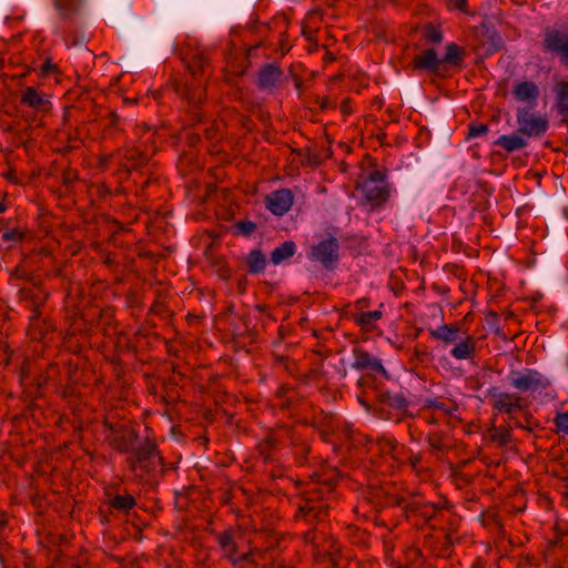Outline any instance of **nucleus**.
Segmentation results:
<instances>
[{
    "instance_id": "nucleus-1",
    "label": "nucleus",
    "mask_w": 568,
    "mask_h": 568,
    "mask_svg": "<svg viewBox=\"0 0 568 568\" xmlns=\"http://www.w3.org/2000/svg\"><path fill=\"white\" fill-rule=\"evenodd\" d=\"M339 473L336 468L314 473L294 497L295 511L293 520L310 528L302 534L303 541L315 546L317 541V525L325 521L334 503L337 500L335 490Z\"/></svg>"
},
{
    "instance_id": "nucleus-2",
    "label": "nucleus",
    "mask_w": 568,
    "mask_h": 568,
    "mask_svg": "<svg viewBox=\"0 0 568 568\" xmlns=\"http://www.w3.org/2000/svg\"><path fill=\"white\" fill-rule=\"evenodd\" d=\"M375 498H383L382 506L402 507L407 516L415 515L425 521L443 518L445 511L452 513L454 506L447 499H440L437 503L425 500L417 491H407L396 495L392 491H385L384 488L373 491Z\"/></svg>"
},
{
    "instance_id": "nucleus-3",
    "label": "nucleus",
    "mask_w": 568,
    "mask_h": 568,
    "mask_svg": "<svg viewBox=\"0 0 568 568\" xmlns=\"http://www.w3.org/2000/svg\"><path fill=\"white\" fill-rule=\"evenodd\" d=\"M432 339L440 342L444 347L453 345L450 356L457 361L473 359L476 355V338L462 331L459 324H443L428 328Z\"/></svg>"
},
{
    "instance_id": "nucleus-4",
    "label": "nucleus",
    "mask_w": 568,
    "mask_h": 568,
    "mask_svg": "<svg viewBox=\"0 0 568 568\" xmlns=\"http://www.w3.org/2000/svg\"><path fill=\"white\" fill-rule=\"evenodd\" d=\"M128 468L138 477L158 471L162 467L163 458L154 439L146 437L126 457Z\"/></svg>"
},
{
    "instance_id": "nucleus-5",
    "label": "nucleus",
    "mask_w": 568,
    "mask_h": 568,
    "mask_svg": "<svg viewBox=\"0 0 568 568\" xmlns=\"http://www.w3.org/2000/svg\"><path fill=\"white\" fill-rule=\"evenodd\" d=\"M358 190L365 200V203L372 210L383 207L390 197L392 185L387 180L386 171L373 170L357 183Z\"/></svg>"
},
{
    "instance_id": "nucleus-6",
    "label": "nucleus",
    "mask_w": 568,
    "mask_h": 568,
    "mask_svg": "<svg viewBox=\"0 0 568 568\" xmlns=\"http://www.w3.org/2000/svg\"><path fill=\"white\" fill-rule=\"evenodd\" d=\"M77 366L70 362L64 363L63 367H59L57 363H51L47 366L43 376L40 377L38 385L43 386L52 384L55 390L63 397H68L72 394L71 384L77 381Z\"/></svg>"
},
{
    "instance_id": "nucleus-7",
    "label": "nucleus",
    "mask_w": 568,
    "mask_h": 568,
    "mask_svg": "<svg viewBox=\"0 0 568 568\" xmlns=\"http://www.w3.org/2000/svg\"><path fill=\"white\" fill-rule=\"evenodd\" d=\"M286 442L296 443V429L290 425L280 424L267 430L256 448L265 460H270Z\"/></svg>"
},
{
    "instance_id": "nucleus-8",
    "label": "nucleus",
    "mask_w": 568,
    "mask_h": 568,
    "mask_svg": "<svg viewBox=\"0 0 568 568\" xmlns=\"http://www.w3.org/2000/svg\"><path fill=\"white\" fill-rule=\"evenodd\" d=\"M458 407L452 399L426 398L419 410L427 424L440 425L457 419Z\"/></svg>"
},
{
    "instance_id": "nucleus-9",
    "label": "nucleus",
    "mask_w": 568,
    "mask_h": 568,
    "mask_svg": "<svg viewBox=\"0 0 568 568\" xmlns=\"http://www.w3.org/2000/svg\"><path fill=\"white\" fill-rule=\"evenodd\" d=\"M103 426L106 440L119 453L130 455L139 444V434L135 429L125 425L115 426L106 419Z\"/></svg>"
},
{
    "instance_id": "nucleus-10",
    "label": "nucleus",
    "mask_w": 568,
    "mask_h": 568,
    "mask_svg": "<svg viewBox=\"0 0 568 568\" xmlns=\"http://www.w3.org/2000/svg\"><path fill=\"white\" fill-rule=\"evenodd\" d=\"M532 110L534 108L528 106L517 108V133H521V135L527 138H540L547 132L549 121L546 115H540Z\"/></svg>"
},
{
    "instance_id": "nucleus-11",
    "label": "nucleus",
    "mask_w": 568,
    "mask_h": 568,
    "mask_svg": "<svg viewBox=\"0 0 568 568\" xmlns=\"http://www.w3.org/2000/svg\"><path fill=\"white\" fill-rule=\"evenodd\" d=\"M508 378L510 385L521 393L529 390H544L551 385L549 378L544 374L530 368H524L521 371L513 369L510 371Z\"/></svg>"
},
{
    "instance_id": "nucleus-12",
    "label": "nucleus",
    "mask_w": 568,
    "mask_h": 568,
    "mask_svg": "<svg viewBox=\"0 0 568 568\" xmlns=\"http://www.w3.org/2000/svg\"><path fill=\"white\" fill-rule=\"evenodd\" d=\"M31 286L22 287L19 291V303L31 315H42L49 298V292L34 277Z\"/></svg>"
},
{
    "instance_id": "nucleus-13",
    "label": "nucleus",
    "mask_w": 568,
    "mask_h": 568,
    "mask_svg": "<svg viewBox=\"0 0 568 568\" xmlns=\"http://www.w3.org/2000/svg\"><path fill=\"white\" fill-rule=\"evenodd\" d=\"M144 134L148 135L145 140L139 142V144L132 148H126L122 151L125 163L121 164V170L126 174H129L132 169H138L146 164V162L151 158L152 151L148 146L142 149V145L146 144L152 140L154 132L152 131L151 128L145 126Z\"/></svg>"
},
{
    "instance_id": "nucleus-14",
    "label": "nucleus",
    "mask_w": 568,
    "mask_h": 568,
    "mask_svg": "<svg viewBox=\"0 0 568 568\" xmlns=\"http://www.w3.org/2000/svg\"><path fill=\"white\" fill-rule=\"evenodd\" d=\"M339 243L336 237L328 236L311 247L308 258L320 262L325 268L333 270L339 257Z\"/></svg>"
},
{
    "instance_id": "nucleus-15",
    "label": "nucleus",
    "mask_w": 568,
    "mask_h": 568,
    "mask_svg": "<svg viewBox=\"0 0 568 568\" xmlns=\"http://www.w3.org/2000/svg\"><path fill=\"white\" fill-rule=\"evenodd\" d=\"M542 49L556 54L562 65L568 68V33L547 28L544 32Z\"/></svg>"
},
{
    "instance_id": "nucleus-16",
    "label": "nucleus",
    "mask_w": 568,
    "mask_h": 568,
    "mask_svg": "<svg viewBox=\"0 0 568 568\" xmlns=\"http://www.w3.org/2000/svg\"><path fill=\"white\" fill-rule=\"evenodd\" d=\"M377 400L379 405V417L389 419L388 409H394L397 413H403L408 406V400L403 392L378 390Z\"/></svg>"
},
{
    "instance_id": "nucleus-17",
    "label": "nucleus",
    "mask_w": 568,
    "mask_h": 568,
    "mask_svg": "<svg viewBox=\"0 0 568 568\" xmlns=\"http://www.w3.org/2000/svg\"><path fill=\"white\" fill-rule=\"evenodd\" d=\"M488 393L493 397L494 410L510 415L523 409V398L516 394L497 392L496 388L489 389Z\"/></svg>"
},
{
    "instance_id": "nucleus-18",
    "label": "nucleus",
    "mask_w": 568,
    "mask_h": 568,
    "mask_svg": "<svg viewBox=\"0 0 568 568\" xmlns=\"http://www.w3.org/2000/svg\"><path fill=\"white\" fill-rule=\"evenodd\" d=\"M294 202V194L290 189H280L271 192L265 199L267 210L276 216L287 213Z\"/></svg>"
},
{
    "instance_id": "nucleus-19",
    "label": "nucleus",
    "mask_w": 568,
    "mask_h": 568,
    "mask_svg": "<svg viewBox=\"0 0 568 568\" xmlns=\"http://www.w3.org/2000/svg\"><path fill=\"white\" fill-rule=\"evenodd\" d=\"M83 2L84 0H53V6L60 18L57 33H64L65 26L74 21L75 17L81 11Z\"/></svg>"
},
{
    "instance_id": "nucleus-20",
    "label": "nucleus",
    "mask_w": 568,
    "mask_h": 568,
    "mask_svg": "<svg viewBox=\"0 0 568 568\" xmlns=\"http://www.w3.org/2000/svg\"><path fill=\"white\" fill-rule=\"evenodd\" d=\"M55 331L54 323L42 315H30L29 316V325L27 328V333L31 339L38 342H45L51 339V335Z\"/></svg>"
},
{
    "instance_id": "nucleus-21",
    "label": "nucleus",
    "mask_w": 568,
    "mask_h": 568,
    "mask_svg": "<svg viewBox=\"0 0 568 568\" xmlns=\"http://www.w3.org/2000/svg\"><path fill=\"white\" fill-rule=\"evenodd\" d=\"M353 357L352 367L356 371H369L381 375L387 374L382 361L362 347L353 348Z\"/></svg>"
},
{
    "instance_id": "nucleus-22",
    "label": "nucleus",
    "mask_w": 568,
    "mask_h": 568,
    "mask_svg": "<svg viewBox=\"0 0 568 568\" xmlns=\"http://www.w3.org/2000/svg\"><path fill=\"white\" fill-rule=\"evenodd\" d=\"M428 445V453L435 456L438 460H443L446 454L453 449V438L443 432H429L426 436Z\"/></svg>"
},
{
    "instance_id": "nucleus-23",
    "label": "nucleus",
    "mask_w": 568,
    "mask_h": 568,
    "mask_svg": "<svg viewBox=\"0 0 568 568\" xmlns=\"http://www.w3.org/2000/svg\"><path fill=\"white\" fill-rule=\"evenodd\" d=\"M20 103L21 105L28 106L38 113H48L52 108V103L49 98L33 87H27L21 92Z\"/></svg>"
},
{
    "instance_id": "nucleus-24",
    "label": "nucleus",
    "mask_w": 568,
    "mask_h": 568,
    "mask_svg": "<svg viewBox=\"0 0 568 568\" xmlns=\"http://www.w3.org/2000/svg\"><path fill=\"white\" fill-rule=\"evenodd\" d=\"M442 64L435 49H427L419 54L414 55L410 61V67L415 71H428L436 73Z\"/></svg>"
},
{
    "instance_id": "nucleus-25",
    "label": "nucleus",
    "mask_w": 568,
    "mask_h": 568,
    "mask_svg": "<svg viewBox=\"0 0 568 568\" xmlns=\"http://www.w3.org/2000/svg\"><path fill=\"white\" fill-rule=\"evenodd\" d=\"M540 91L534 81H520L513 87V95L517 101L527 102L528 108H535Z\"/></svg>"
},
{
    "instance_id": "nucleus-26",
    "label": "nucleus",
    "mask_w": 568,
    "mask_h": 568,
    "mask_svg": "<svg viewBox=\"0 0 568 568\" xmlns=\"http://www.w3.org/2000/svg\"><path fill=\"white\" fill-rule=\"evenodd\" d=\"M282 75L283 72L276 63H267L258 71L257 85L262 90H272L280 83Z\"/></svg>"
},
{
    "instance_id": "nucleus-27",
    "label": "nucleus",
    "mask_w": 568,
    "mask_h": 568,
    "mask_svg": "<svg viewBox=\"0 0 568 568\" xmlns=\"http://www.w3.org/2000/svg\"><path fill=\"white\" fill-rule=\"evenodd\" d=\"M214 538L223 552V557L230 561L237 552L235 530L230 527L223 531L214 532Z\"/></svg>"
},
{
    "instance_id": "nucleus-28",
    "label": "nucleus",
    "mask_w": 568,
    "mask_h": 568,
    "mask_svg": "<svg viewBox=\"0 0 568 568\" xmlns=\"http://www.w3.org/2000/svg\"><path fill=\"white\" fill-rule=\"evenodd\" d=\"M555 108L561 121L568 125V80L558 81L554 87Z\"/></svg>"
},
{
    "instance_id": "nucleus-29",
    "label": "nucleus",
    "mask_w": 568,
    "mask_h": 568,
    "mask_svg": "<svg viewBox=\"0 0 568 568\" xmlns=\"http://www.w3.org/2000/svg\"><path fill=\"white\" fill-rule=\"evenodd\" d=\"M97 328L106 337L116 334L118 324L115 322L114 310L112 307H104L100 311L97 321Z\"/></svg>"
},
{
    "instance_id": "nucleus-30",
    "label": "nucleus",
    "mask_w": 568,
    "mask_h": 568,
    "mask_svg": "<svg viewBox=\"0 0 568 568\" xmlns=\"http://www.w3.org/2000/svg\"><path fill=\"white\" fill-rule=\"evenodd\" d=\"M494 145L503 148L506 152L511 153L528 145V141L521 136V133L503 134L495 142Z\"/></svg>"
},
{
    "instance_id": "nucleus-31",
    "label": "nucleus",
    "mask_w": 568,
    "mask_h": 568,
    "mask_svg": "<svg viewBox=\"0 0 568 568\" xmlns=\"http://www.w3.org/2000/svg\"><path fill=\"white\" fill-rule=\"evenodd\" d=\"M373 447H375L381 454L389 455L394 459L398 458L399 452L403 449V446H400L395 438L386 435L379 436L372 444V448Z\"/></svg>"
},
{
    "instance_id": "nucleus-32",
    "label": "nucleus",
    "mask_w": 568,
    "mask_h": 568,
    "mask_svg": "<svg viewBox=\"0 0 568 568\" xmlns=\"http://www.w3.org/2000/svg\"><path fill=\"white\" fill-rule=\"evenodd\" d=\"M106 505L116 511L128 514L136 505V499L131 494H118L114 496L108 495Z\"/></svg>"
},
{
    "instance_id": "nucleus-33",
    "label": "nucleus",
    "mask_w": 568,
    "mask_h": 568,
    "mask_svg": "<svg viewBox=\"0 0 568 568\" xmlns=\"http://www.w3.org/2000/svg\"><path fill=\"white\" fill-rule=\"evenodd\" d=\"M407 465L410 470L423 480L428 479L433 475V470L430 466L425 463L424 454L422 452L412 453L407 459Z\"/></svg>"
},
{
    "instance_id": "nucleus-34",
    "label": "nucleus",
    "mask_w": 568,
    "mask_h": 568,
    "mask_svg": "<svg viewBox=\"0 0 568 568\" xmlns=\"http://www.w3.org/2000/svg\"><path fill=\"white\" fill-rule=\"evenodd\" d=\"M186 67L194 77L205 74L210 60L204 52L194 51L187 59Z\"/></svg>"
},
{
    "instance_id": "nucleus-35",
    "label": "nucleus",
    "mask_w": 568,
    "mask_h": 568,
    "mask_svg": "<svg viewBox=\"0 0 568 568\" xmlns=\"http://www.w3.org/2000/svg\"><path fill=\"white\" fill-rule=\"evenodd\" d=\"M10 221L0 224V234L3 243L11 246L21 243L26 239V232L19 227H10Z\"/></svg>"
},
{
    "instance_id": "nucleus-36",
    "label": "nucleus",
    "mask_w": 568,
    "mask_h": 568,
    "mask_svg": "<svg viewBox=\"0 0 568 568\" xmlns=\"http://www.w3.org/2000/svg\"><path fill=\"white\" fill-rule=\"evenodd\" d=\"M466 52L465 49L455 42H450L446 45V53L440 59L442 63L449 65L460 67L464 62Z\"/></svg>"
},
{
    "instance_id": "nucleus-37",
    "label": "nucleus",
    "mask_w": 568,
    "mask_h": 568,
    "mask_svg": "<svg viewBox=\"0 0 568 568\" xmlns=\"http://www.w3.org/2000/svg\"><path fill=\"white\" fill-rule=\"evenodd\" d=\"M185 98L189 101L190 105L193 108L194 113V122L201 121V113L199 112L197 108L203 102L205 98V91L202 88H195V87H186L185 89Z\"/></svg>"
},
{
    "instance_id": "nucleus-38",
    "label": "nucleus",
    "mask_w": 568,
    "mask_h": 568,
    "mask_svg": "<svg viewBox=\"0 0 568 568\" xmlns=\"http://www.w3.org/2000/svg\"><path fill=\"white\" fill-rule=\"evenodd\" d=\"M296 252V245L293 241H285L280 246L275 247L271 253V262L278 265L282 262L291 258Z\"/></svg>"
},
{
    "instance_id": "nucleus-39",
    "label": "nucleus",
    "mask_w": 568,
    "mask_h": 568,
    "mask_svg": "<svg viewBox=\"0 0 568 568\" xmlns=\"http://www.w3.org/2000/svg\"><path fill=\"white\" fill-rule=\"evenodd\" d=\"M246 264L251 274L263 273L266 266L265 255L261 250H252L246 257Z\"/></svg>"
},
{
    "instance_id": "nucleus-40",
    "label": "nucleus",
    "mask_w": 568,
    "mask_h": 568,
    "mask_svg": "<svg viewBox=\"0 0 568 568\" xmlns=\"http://www.w3.org/2000/svg\"><path fill=\"white\" fill-rule=\"evenodd\" d=\"M294 448V457L298 465L303 466L307 464L308 462V455L311 453V446L310 444L304 440L298 434L296 433V443H290Z\"/></svg>"
},
{
    "instance_id": "nucleus-41",
    "label": "nucleus",
    "mask_w": 568,
    "mask_h": 568,
    "mask_svg": "<svg viewBox=\"0 0 568 568\" xmlns=\"http://www.w3.org/2000/svg\"><path fill=\"white\" fill-rule=\"evenodd\" d=\"M382 318L381 311L362 312L354 317L355 323L364 331H372L374 324Z\"/></svg>"
},
{
    "instance_id": "nucleus-42",
    "label": "nucleus",
    "mask_w": 568,
    "mask_h": 568,
    "mask_svg": "<svg viewBox=\"0 0 568 568\" xmlns=\"http://www.w3.org/2000/svg\"><path fill=\"white\" fill-rule=\"evenodd\" d=\"M490 439L498 444V446L504 447L511 443L513 436L511 432L508 427L500 426V427H493Z\"/></svg>"
},
{
    "instance_id": "nucleus-43",
    "label": "nucleus",
    "mask_w": 568,
    "mask_h": 568,
    "mask_svg": "<svg viewBox=\"0 0 568 568\" xmlns=\"http://www.w3.org/2000/svg\"><path fill=\"white\" fill-rule=\"evenodd\" d=\"M449 521V528L447 529L445 534V541L448 546H454L459 541V537L457 535V526H458V519L450 513Z\"/></svg>"
},
{
    "instance_id": "nucleus-44",
    "label": "nucleus",
    "mask_w": 568,
    "mask_h": 568,
    "mask_svg": "<svg viewBox=\"0 0 568 568\" xmlns=\"http://www.w3.org/2000/svg\"><path fill=\"white\" fill-rule=\"evenodd\" d=\"M423 39H425L429 43H440L443 41V33L442 31L436 28L434 24L428 23L423 29Z\"/></svg>"
},
{
    "instance_id": "nucleus-45",
    "label": "nucleus",
    "mask_w": 568,
    "mask_h": 568,
    "mask_svg": "<svg viewBox=\"0 0 568 568\" xmlns=\"http://www.w3.org/2000/svg\"><path fill=\"white\" fill-rule=\"evenodd\" d=\"M489 128L485 123L473 122L468 125V139L484 135L488 132Z\"/></svg>"
},
{
    "instance_id": "nucleus-46",
    "label": "nucleus",
    "mask_w": 568,
    "mask_h": 568,
    "mask_svg": "<svg viewBox=\"0 0 568 568\" xmlns=\"http://www.w3.org/2000/svg\"><path fill=\"white\" fill-rule=\"evenodd\" d=\"M230 562L233 565V566H239V565H242L244 562H247V564H255V560H254V551L251 550V551H247V552H244V554H235L233 556L232 559H230Z\"/></svg>"
},
{
    "instance_id": "nucleus-47",
    "label": "nucleus",
    "mask_w": 568,
    "mask_h": 568,
    "mask_svg": "<svg viewBox=\"0 0 568 568\" xmlns=\"http://www.w3.org/2000/svg\"><path fill=\"white\" fill-rule=\"evenodd\" d=\"M555 425L559 432L568 435V413H559L555 417Z\"/></svg>"
},
{
    "instance_id": "nucleus-48",
    "label": "nucleus",
    "mask_w": 568,
    "mask_h": 568,
    "mask_svg": "<svg viewBox=\"0 0 568 568\" xmlns=\"http://www.w3.org/2000/svg\"><path fill=\"white\" fill-rule=\"evenodd\" d=\"M413 357L415 361L423 363V362L429 361L430 354L425 349V347H420L419 345H416L414 347Z\"/></svg>"
},
{
    "instance_id": "nucleus-49",
    "label": "nucleus",
    "mask_w": 568,
    "mask_h": 568,
    "mask_svg": "<svg viewBox=\"0 0 568 568\" xmlns=\"http://www.w3.org/2000/svg\"><path fill=\"white\" fill-rule=\"evenodd\" d=\"M121 154H122V150H118V151L112 152V153L101 154L99 156V166L102 168V169H106L108 165L110 164L111 160L114 156H119Z\"/></svg>"
},
{
    "instance_id": "nucleus-50",
    "label": "nucleus",
    "mask_w": 568,
    "mask_h": 568,
    "mask_svg": "<svg viewBox=\"0 0 568 568\" xmlns=\"http://www.w3.org/2000/svg\"><path fill=\"white\" fill-rule=\"evenodd\" d=\"M447 6L450 9H456V10H459V11H465V9L467 7V1L466 0H448Z\"/></svg>"
},
{
    "instance_id": "nucleus-51",
    "label": "nucleus",
    "mask_w": 568,
    "mask_h": 568,
    "mask_svg": "<svg viewBox=\"0 0 568 568\" xmlns=\"http://www.w3.org/2000/svg\"><path fill=\"white\" fill-rule=\"evenodd\" d=\"M239 229L244 233V234H250L251 232L254 231L255 229V223L251 222V221H246V222H240L237 224Z\"/></svg>"
},
{
    "instance_id": "nucleus-52",
    "label": "nucleus",
    "mask_w": 568,
    "mask_h": 568,
    "mask_svg": "<svg viewBox=\"0 0 568 568\" xmlns=\"http://www.w3.org/2000/svg\"><path fill=\"white\" fill-rule=\"evenodd\" d=\"M93 187L95 189V192H97L98 196H100V197H104V196L111 194L110 189L104 183L97 184Z\"/></svg>"
},
{
    "instance_id": "nucleus-53",
    "label": "nucleus",
    "mask_w": 568,
    "mask_h": 568,
    "mask_svg": "<svg viewBox=\"0 0 568 568\" xmlns=\"http://www.w3.org/2000/svg\"><path fill=\"white\" fill-rule=\"evenodd\" d=\"M341 112L344 114V115H349L352 112H353V109H352V104H351V100L349 99H344L343 102L341 103Z\"/></svg>"
},
{
    "instance_id": "nucleus-54",
    "label": "nucleus",
    "mask_w": 568,
    "mask_h": 568,
    "mask_svg": "<svg viewBox=\"0 0 568 568\" xmlns=\"http://www.w3.org/2000/svg\"><path fill=\"white\" fill-rule=\"evenodd\" d=\"M333 430H334L333 420H332V418H329L328 424H327V428L320 430L322 438L324 440L328 442V436L331 435V433Z\"/></svg>"
},
{
    "instance_id": "nucleus-55",
    "label": "nucleus",
    "mask_w": 568,
    "mask_h": 568,
    "mask_svg": "<svg viewBox=\"0 0 568 568\" xmlns=\"http://www.w3.org/2000/svg\"><path fill=\"white\" fill-rule=\"evenodd\" d=\"M55 69V65L51 63L49 59L44 61V63L41 67V71L43 74H49Z\"/></svg>"
},
{
    "instance_id": "nucleus-56",
    "label": "nucleus",
    "mask_w": 568,
    "mask_h": 568,
    "mask_svg": "<svg viewBox=\"0 0 568 568\" xmlns=\"http://www.w3.org/2000/svg\"><path fill=\"white\" fill-rule=\"evenodd\" d=\"M321 108L323 110H327V109L334 108V104L329 98H324L321 102Z\"/></svg>"
},
{
    "instance_id": "nucleus-57",
    "label": "nucleus",
    "mask_w": 568,
    "mask_h": 568,
    "mask_svg": "<svg viewBox=\"0 0 568 568\" xmlns=\"http://www.w3.org/2000/svg\"><path fill=\"white\" fill-rule=\"evenodd\" d=\"M314 352L324 358L328 357L331 354V351L324 347L316 348Z\"/></svg>"
},
{
    "instance_id": "nucleus-58",
    "label": "nucleus",
    "mask_w": 568,
    "mask_h": 568,
    "mask_svg": "<svg viewBox=\"0 0 568 568\" xmlns=\"http://www.w3.org/2000/svg\"><path fill=\"white\" fill-rule=\"evenodd\" d=\"M369 304V301L367 298H359L357 302H356V307L362 310V308H365L367 307Z\"/></svg>"
},
{
    "instance_id": "nucleus-59",
    "label": "nucleus",
    "mask_w": 568,
    "mask_h": 568,
    "mask_svg": "<svg viewBox=\"0 0 568 568\" xmlns=\"http://www.w3.org/2000/svg\"><path fill=\"white\" fill-rule=\"evenodd\" d=\"M119 124V115L115 112L110 114V125L118 126Z\"/></svg>"
},
{
    "instance_id": "nucleus-60",
    "label": "nucleus",
    "mask_w": 568,
    "mask_h": 568,
    "mask_svg": "<svg viewBox=\"0 0 568 568\" xmlns=\"http://www.w3.org/2000/svg\"><path fill=\"white\" fill-rule=\"evenodd\" d=\"M455 477L457 479H459V481H462L463 484H469V481H470L466 475L460 474V473L455 474Z\"/></svg>"
},
{
    "instance_id": "nucleus-61",
    "label": "nucleus",
    "mask_w": 568,
    "mask_h": 568,
    "mask_svg": "<svg viewBox=\"0 0 568 568\" xmlns=\"http://www.w3.org/2000/svg\"><path fill=\"white\" fill-rule=\"evenodd\" d=\"M4 176H6V179H7L8 181H10V182H13V183H17V182H18V181H17V178H16V173H14V171H10V172H8Z\"/></svg>"
},
{
    "instance_id": "nucleus-62",
    "label": "nucleus",
    "mask_w": 568,
    "mask_h": 568,
    "mask_svg": "<svg viewBox=\"0 0 568 568\" xmlns=\"http://www.w3.org/2000/svg\"><path fill=\"white\" fill-rule=\"evenodd\" d=\"M470 568H485L483 561L480 559H477L471 566Z\"/></svg>"
},
{
    "instance_id": "nucleus-63",
    "label": "nucleus",
    "mask_w": 568,
    "mask_h": 568,
    "mask_svg": "<svg viewBox=\"0 0 568 568\" xmlns=\"http://www.w3.org/2000/svg\"><path fill=\"white\" fill-rule=\"evenodd\" d=\"M564 504L568 507V489L562 494Z\"/></svg>"
},
{
    "instance_id": "nucleus-64",
    "label": "nucleus",
    "mask_w": 568,
    "mask_h": 568,
    "mask_svg": "<svg viewBox=\"0 0 568 568\" xmlns=\"http://www.w3.org/2000/svg\"><path fill=\"white\" fill-rule=\"evenodd\" d=\"M156 307H159V303L154 302L153 305L150 308V312H156Z\"/></svg>"
}]
</instances>
